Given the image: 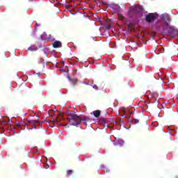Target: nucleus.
Returning <instances> with one entry per match:
<instances>
[{"mask_svg": "<svg viewBox=\"0 0 178 178\" xmlns=\"http://www.w3.org/2000/svg\"><path fill=\"white\" fill-rule=\"evenodd\" d=\"M70 124L71 126H80L81 121L83 120L80 116L74 114L70 113Z\"/></svg>", "mask_w": 178, "mask_h": 178, "instance_id": "f257e3e1", "label": "nucleus"}, {"mask_svg": "<svg viewBox=\"0 0 178 178\" xmlns=\"http://www.w3.org/2000/svg\"><path fill=\"white\" fill-rule=\"evenodd\" d=\"M157 17H158V15L156 14L149 13L145 16V21L147 22V23H154V22L156 20Z\"/></svg>", "mask_w": 178, "mask_h": 178, "instance_id": "f03ea898", "label": "nucleus"}, {"mask_svg": "<svg viewBox=\"0 0 178 178\" xmlns=\"http://www.w3.org/2000/svg\"><path fill=\"white\" fill-rule=\"evenodd\" d=\"M54 48H62V42L59 40H56L53 42Z\"/></svg>", "mask_w": 178, "mask_h": 178, "instance_id": "7ed1b4c3", "label": "nucleus"}, {"mask_svg": "<svg viewBox=\"0 0 178 178\" xmlns=\"http://www.w3.org/2000/svg\"><path fill=\"white\" fill-rule=\"evenodd\" d=\"M91 115H93L95 118H99V116H101V111H94L92 113H91Z\"/></svg>", "mask_w": 178, "mask_h": 178, "instance_id": "20e7f679", "label": "nucleus"}, {"mask_svg": "<svg viewBox=\"0 0 178 178\" xmlns=\"http://www.w3.org/2000/svg\"><path fill=\"white\" fill-rule=\"evenodd\" d=\"M2 123H3V124L10 125V124H12V123H13V122H12L10 121V119H9V118H6L5 120H3Z\"/></svg>", "mask_w": 178, "mask_h": 178, "instance_id": "39448f33", "label": "nucleus"}, {"mask_svg": "<svg viewBox=\"0 0 178 178\" xmlns=\"http://www.w3.org/2000/svg\"><path fill=\"white\" fill-rule=\"evenodd\" d=\"M124 113H126L127 115H125V118H127V119H129V118H130V116H131V114H132V113L130 112V111L127 108L124 111Z\"/></svg>", "mask_w": 178, "mask_h": 178, "instance_id": "423d86ee", "label": "nucleus"}, {"mask_svg": "<svg viewBox=\"0 0 178 178\" xmlns=\"http://www.w3.org/2000/svg\"><path fill=\"white\" fill-rule=\"evenodd\" d=\"M28 51H38V48L35 45H31L28 48Z\"/></svg>", "mask_w": 178, "mask_h": 178, "instance_id": "0eeeda50", "label": "nucleus"}, {"mask_svg": "<svg viewBox=\"0 0 178 178\" xmlns=\"http://www.w3.org/2000/svg\"><path fill=\"white\" fill-rule=\"evenodd\" d=\"M73 175V170H68L67 171V176L69 177V176H72Z\"/></svg>", "mask_w": 178, "mask_h": 178, "instance_id": "6e6552de", "label": "nucleus"}, {"mask_svg": "<svg viewBox=\"0 0 178 178\" xmlns=\"http://www.w3.org/2000/svg\"><path fill=\"white\" fill-rule=\"evenodd\" d=\"M29 123H30L31 124H34V123H38V120H29Z\"/></svg>", "mask_w": 178, "mask_h": 178, "instance_id": "1a4fd4ad", "label": "nucleus"}, {"mask_svg": "<svg viewBox=\"0 0 178 178\" xmlns=\"http://www.w3.org/2000/svg\"><path fill=\"white\" fill-rule=\"evenodd\" d=\"M173 32L175 33V34H170V35H171V37L175 38V37H176V34H177V31L174 30Z\"/></svg>", "mask_w": 178, "mask_h": 178, "instance_id": "9d476101", "label": "nucleus"}, {"mask_svg": "<svg viewBox=\"0 0 178 178\" xmlns=\"http://www.w3.org/2000/svg\"><path fill=\"white\" fill-rule=\"evenodd\" d=\"M138 122H140V121L137 119H134L132 120V122L134 123V124H136L138 123Z\"/></svg>", "mask_w": 178, "mask_h": 178, "instance_id": "9b49d317", "label": "nucleus"}, {"mask_svg": "<svg viewBox=\"0 0 178 178\" xmlns=\"http://www.w3.org/2000/svg\"><path fill=\"white\" fill-rule=\"evenodd\" d=\"M111 27H112V26H111V24H108V25H107V26H106V29L107 30H111Z\"/></svg>", "mask_w": 178, "mask_h": 178, "instance_id": "f8f14e48", "label": "nucleus"}, {"mask_svg": "<svg viewBox=\"0 0 178 178\" xmlns=\"http://www.w3.org/2000/svg\"><path fill=\"white\" fill-rule=\"evenodd\" d=\"M81 120H82L81 122H83V121L87 122V121L90 120V119H88V118H87V117H86L84 119H81Z\"/></svg>", "mask_w": 178, "mask_h": 178, "instance_id": "ddd939ff", "label": "nucleus"}, {"mask_svg": "<svg viewBox=\"0 0 178 178\" xmlns=\"http://www.w3.org/2000/svg\"><path fill=\"white\" fill-rule=\"evenodd\" d=\"M92 88L95 89V90H98V86L97 85H93L92 86Z\"/></svg>", "mask_w": 178, "mask_h": 178, "instance_id": "4468645a", "label": "nucleus"}, {"mask_svg": "<svg viewBox=\"0 0 178 178\" xmlns=\"http://www.w3.org/2000/svg\"><path fill=\"white\" fill-rule=\"evenodd\" d=\"M120 19V20H124V17L121 16Z\"/></svg>", "mask_w": 178, "mask_h": 178, "instance_id": "2eb2a0df", "label": "nucleus"}, {"mask_svg": "<svg viewBox=\"0 0 178 178\" xmlns=\"http://www.w3.org/2000/svg\"><path fill=\"white\" fill-rule=\"evenodd\" d=\"M21 126H22V124H17V127H20Z\"/></svg>", "mask_w": 178, "mask_h": 178, "instance_id": "dca6fc26", "label": "nucleus"}, {"mask_svg": "<svg viewBox=\"0 0 178 178\" xmlns=\"http://www.w3.org/2000/svg\"><path fill=\"white\" fill-rule=\"evenodd\" d=\"M119 144H124V141L120 140V143H119Z\"/></svg>", "mask_w": 178, "mask_h": 178, "instance_id": "f3484780", "label": "nucleus"}, {"mask_svg": "<svg viewBox=\"0 0 178 178\" xmlns=\"http://www.w3.org/2000/svg\"><path fill=\"white\" fill-rule=\"evenodd\" d=\"M76 83H77L76 79H74V84H76Z\"/></svg>", "mask_w": 178, "mask_h": 178, "instance_id": "a211bd4d", "label": "nucleus"}, {"mask_svg": "<svg viewBox=\"0 0 178 178\" xmlns=\"http://www.w3.org/2000/svg\"><path fill=\"white\" fill-rule=\"evenodd\" d=\"M83 124H85L86 126H87V121H83Z\"/></svg>", "mask_w": 178, "mask_h": 178, "instance_id": "6ab92c4d", "label": "nucleus"}, {"mask_svg": "<svg viewBox=\"0 0 178 178\" xmlns=\"http://www.w3.org/2000/svg\"><path fill=\"white\" fill-rule=\"evenodd\" d=\"M37 74H38V77H40V76H41V74H40V73H38Z\"/></svg>", "mask_w": 178, "mask_h": 178, "instance_id": "aec40b11", "label": "nucleus"}, {"mask_svg": "<svg viewBox=\"0 0 178 178\" xmlns=\"http://www.w3.org/2000/svg\"><path fill=\"white\" fill-rule=\"evenodd\" d=\"M167 27H169V24L166 23Z\"/></svg>", "mask_w": 178, "mask_h": 178, "instance_id": "412c9836", "label": "nucleus"}, {"mask_svg": "<svg viewBox=\"0 0 178 178\" xmlns=\"http://www.w3.org/2000/svg\"><path fill=\"white\" fill-rule=\"evenodd\" d=\"M167 20H170V19L169 18H168Z\"/></svg>", "mask_w": 178, "mask_h": 178, "instance_id": "4be33fe9", "label": "nucleus"}]
</instances>
